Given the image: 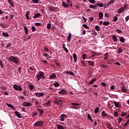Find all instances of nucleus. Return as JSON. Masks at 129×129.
Segmentation results:
<instances>
[{
    "label": "nucleus",
    "mask_w": 129,
    "mask_h": 129,
    "mask_svg": "<svg viewBox=\"0 0 129 129\" xmlns=\"http://www.w3.org/2000/svg\"><path fill=\"white\" fill-rule=\"evenodd\" d=\"M37 81H40L41 78L45 79V74L42 71H39L36 75Z\"/></svg>",
    "instance_id": "1"
},
{
    "label": "nucleus",
    "mask_w": 129,
    "mask_h": 129,
    "mask_svg": "<svg viewBox=\"0 0 129 129\" xmlns=\"http://www.w3.org/2000/svg\"><path fill=\"white\" fill-rule=\"evenodd\" d=\"M126 10H127V5L125 4L124 5L123 7L118 9L117 13V14H121L122 13H123L124 11H126Z\"/></svg>",
    "instance_id": "2"
},
{
    "label": "nucleus",
    "mask_w": 129,
    "mask_h": 129,
    "mask_svg": "<svg viewBox=\"0 0 129 129\" xmlns=\"http://www.w3.org/2000/svg\"><path fill=\"white\" fill-rule=\"evenodd\" d=\"M8 61H11V62H13L15 64H18V63H19V60L18 59V58L14 56H11L9 57Z\"/></svg>",
    "instance_id": "3"
},
{
    "label": "nucleus",
    "mask_w": 129,
    "mask_h": 129,
    "mask_svg": "<svg viewBox=\"0 0 129 129\" xmlns=\"http://www.w3.org/2000/svg\"><path fill=\"white\" fill-rule=\"evenodd\" d=\"M67 115L65 114H61L58 117V119L60 120V121H64L65 119H67Z\"/></svg>",
    "instance_id": "4"
},
{
    "label": "nucleus",
    "mask_w": 129,
    "mask_h": 129,
    "mask_svg": "<svg viewBox=\"0 0 129 129\" xmlns=\"http://www.w3.org/2000/svg\"><path fill=\"white\" fill-rule=\"evenodd\" d=\"M13 88L15 89V90L17 91L18 90H19V91H22V90H23V89L22 87H21V86H18L17 84H14L13 85Z\"/></svg>",
    "instance_id": "5"
},
{
    "label": "nucleus",
    "mask_w": 129,
    "mask_h": 129,
    "mask_svg": "<svg viewBox=\"0 0 129 129\" xmlns=\"http://www.w3.org/2000/svg\"><path fill=\"white\" fill-rule=\"evenodd\" d=\"M43 123H44L43 121H37L35 123L34 125L35 126H42V125H43Z\"/></svg>",
    "instance_id": "6"
},
{
    "label": "nucleus",
    "mask_w": 129,
    "mask_h": 129,
    "mask_svg": "<svg viewBox=\"0 0 129 129\" xmlns=\"http://www.w3.org/2000/svg\"><path fill=\"white\" fill-rule=\"evenodd\" d=\"M31 105H32V103L27 101L24 102L22 104V106H25L26 107H29V106H31Z\"/></svg>",
    "instance_id": "7"
},
{
    "label": "nucleus",
    "mask_w": 129,
    "mask_h": 129,
    "mask_svg": "<svg viewBox=\"0 0 129 129\" xmlns=\"http://www.w3.org/2000/svg\"><path fill=\"white\" fill-rule=\"evenodd\" d=\"M58 94H62V95H67V91L65 90L64 89H62L58 92Z\"/></svg>",
    "instance_id": "8"
},
{
    "label": "nucleus",
    "mask_w": 129,
    "mask_h": 129,
    "mask_svg": "<svg viewBox=\"0 0 129 129\" xmlns=\"http://www.w3.org/2000/svg\"><path fill=\"white\" fill-rule=\"evenodd\" d=\"M54 103L57 105H60V104H62V100L60 99H55L54 101Z\"/></svg>",
    "instance_id": "9"
},
{
    "label": "nucleus",
    "mask_w": 129,
    "mask_h": 129,
    "mask_svg": "<svg viewBox=\"0 0 129 129\" xmlns=\"http://www.w3.org/2000/svg\"><path fill=\"white\" fill-rule=\"evenodd\" d=\"M36 96H37V97H42V96H43L44 95H45V94L43 93H35Z\"/></svg>",
    "instance_id": "10"
},
{
    "label": "nucleus",
    "mask_w": 129,
    "mask_h": 129,
    "mask_svg": "<svg viewBox=\"0 0 129 129\" xmlns=\"http://www.w3.org/2000/svg\"><path fill=\"white\" fill-rule=\"evenodd\" d=\"M48 9L50 12H55L56 11V8L53 6H50L48 7Z\"/></svg>",
    "instance_id": "11"
},
{
    "label": "nucleus",
    "mask_w": 129,
    "mask_h": 129,
    "mask_svg": "<svg viewBox=\"0 0 129 129\" xmlns=\"http://www.w3.org/2000/svg\"><path fill=\"white\" fill-rule=\"evenodd\" d=\"M56 77H57V76H56V75H55V74H54V73H52V74L49 76V79H50V80L55 79V78H56Z\"/></svg>",
    "instance_id": "12"
},
{
    "label": "nucleus",
    "mask_w": 129,
    "mask_h": 129,
    "mask_svg": "<svg viewBox=\"0 0 129 129\" xmlns=\"http://www.w3.org/2000/svg\"><path fill=\"white\" fill-rule=\"evenodd\" d=\"M6 104L7 105V106H8V107H10L11 108H13V109H14V110L16 111V108H15V106H14V105L9 104L8 103H6Z\"/></svg>",
    "instance_id": "13"
},
{
    "label": "nucleus",
    "mask_w": 129,
    "mask_h": 129,
    "mask_svg": "<svg viewBox=\"0 0 129 129\" xmlns=\"http://www.w3.org/2000/svg\"><path fill=\"white\" fill-rule=\"evenodd\" d=\"M101 115L102 117H106L108 116L107 113H106V112H105V111H102L101 113Z\"/></svg>",
    "instance_id": "14"
},
{
    "label": "nucleus",
    "mask_w": 129,
    "mask_h": 129,
    "mask_svg": "<svg viewBox=\"0 0 129 129\" xmlns=\"http://www.w3.org/2000/svg\"><path fill=\"white\" fill-rule=\"evenodd\" d=\"M101 68H103V69H107L109 66H107V64H102L100 66Z\"/></svg>",
    "instance_id": "15"
},
{
    "label": "nucleus",
    "mask_w": 129,
    "mask_h": 129,
    "mask_svg": "<svg viewBox=\"0 0 129 129\" xmlns=\"http://www.w3.org/2000/svg\"><path fill=\"white\" fill-rule=\"evenodd\" d=\"M64 73H66V74H69V75H72V76H74V74L73 72H70L69 71H66L64 72Z\"/></svg>",
    "instance_id": "16"
},
{
    "label": "nucleus",
    "mask_w": 129,
    "mask_h": 129,
    "mask_svg": "<svg viewBox=\"0 0 129 129\" xmlns=\"http://www.w3.org/2000/svg\"><path fill=\"white\" fill-rule=\"evenodd\" d=\"M121 90L123 92H127V89H126V87H124V86L121 87Z\"/></svg>",
    "instance_id": "17"
},
{
    "label": "nucleus",
    "mask_w": 129,
    "mask_h": 129,
    "mask_svg": "<svg viewBox=\"0 0 129 129\" xmlns=\"http://www.w3.org/2000/svg\"><path fill=\"white\" fill-rule=\"evenodd\" d=\"M32 101H33V103H35L36 105L39 104V102H38V100L35 98L32 99Z\"/></svg>",
    "instance_id": "18"
},
{
    "label": "nucleus",
    "mask_w": 129,
    "mask_h": 129,
    "mask_svg": "<svg viewBox=\"0 0 129 129\" xmlns=\"http://www.w3.org/2000/svg\"><path fill=\"white\" fill-rule=\"evenodd\" d=\"M71 38H72V34L71 33L69 34V35L67 37V41L68 42H70L71 41Z\"/></svg>",
    "instance_id": "19"
},
{
    "label": "nucleus",
    "mask_w": 129,
    "mask_h": 129,
    "mask_svg": "<svg viewBox=\"0 0 129 129\" xmlns=\"http://www.w3.org/2000/svg\"><path fill=\"white\" fill-rule=\"evenodd\" d=\"M88 63H89V66H94V65H95V63H94V62L93 60H88Z\"/></svg>",
    "instance_id": "20"
},
{
    "label": "nucleus",
    "mask_w": 129,
    "mask_h": 129,
    "mask_svg": "<svg viewBox=\"0 0 129 129\" xmlns=\"http://www.w3.org/2000/svg\"><path fill=\"white\" fill-rule=\"evenodd\" d=\"M51 102L48 101L47 103L43 104L44 107H48V106H50V104Z\"/></svg>",
    "instance_id": "21"
},
{
    "label": "nucleus",
    "mask_w": 129,
    "mask_h": 129,
    "mask_svg": "<svg viewBox=\"0 0 129 129\" xmlns=\"http://www.w3.org/2000/svg\"><path fill=\"white\" fill-rule=\"evenodd\" d=\"M62 7H63L64 8H69L70 5H69V4H66V3L63 2L62 3Z\"/></svg>",
    "instance_id": "22"
},
{
    "label": "nucleus",
    "mask_w": 129,
    "mask_h": 129,
    "mask_svg": "<svg viewBox=\"0 0 129 129\" xmlns=\"http://www.w3.org/2000/svg\"><path fill=\"white\" fill-rule=\"evenodd\" d=\"M15 114H16V116H17V117H19V118H21V117H22V116L19 111H15Z\"/></svg>",
    "instance_id": "23"
},
{
    "label": "nucleus",
    "mask_w": 129,
    "mask_h": 129,
    "mask_svg": "<svg viewBox=\"0 0 129 129\" xmlns=\"http://www.w3.org/2000/svg\"><path fill=\"white\" fill-rule=\"evenodd\" d=\"M8 2L9 4H10V6L14 8L15 7V5H14V2H13V0H8Z\"/></svg>",
    "instance_id": "24"
},
{
    "label": "nucleus",
    "mask_w": 129,
    "mask_h": 129,
    "mask_svg": "<svg viewBox=\"0 0 129 129\" xmlns=\"http://www.w3.org/2000/svg\"><path fill=\"white\" fill-rule=\"evenodd\" d=\"M37 110L39 111L40 115H43V114L44 113V110H43V109L39 108V109H38Z\"/></svg>",
    "instance_id": "25"
},
{
    "label": "nucleus",
    "mask_w": 129,
    "mask_h": 129,
    "mask_svg": "<svg viewBox=\"0 0 129 129\" xmlns=\"http://www.w3.org/2000/svg\"><path fill=\"white\" fill-rule=\"evenodd\" d=\"M40 16H41V14L40 13H36L34 14L33 19H37V18H39V17H40Z\"/></svg>",
    "instance_id": "26"
},
{
    "label": "nucleus",
    "mask_w": 129,
    "mask_h": 129,
    "mask_svg": "<svg viewBox=\"0 0 129 129\" xmlns=\"http://www.w3.org/2000/svg\"><path fill=\"white\" fill-rule=\"evenodd\" d=\"M73 58L74 59L75 63L77 61V55L76 53H73Z\"/></svg>",
    "instance_id": "27"
},
{
    "label": "nucleus",
    "mask_w": 129,
    "mask_h": 129,
    "mask_svg": "<svg viewBox=\"0 0 129 129\" xmlns=\"http://www.w3.org/2000/svg\"><path fill=\"white\" fill-rule=\"evenodd\" d=\"M103 18V13L102 12H99V20H101Z\"/></svg>",
    "instance_id": "28"
},
{
    "label": "nucleus",
    "mask_w": 129,
    "mask_h": 129,
    "mask_svg": "<svg viewBox=\"0 0 129 129\" xmlns=\"http://www.w3.org/2000/svg\"><path fill=\"white\" fill-rule=\"evenodd\" d=\"M112 39L113 42H117V37H116V36L113 35Z\"/></svg>",
    "instance_id": "29"
},
{
    "label": "nucleus",
    "mask_w": 129,
    "mask_h": 129,
    "mask_svg": "<svg viewBox=\"0 0 129 129\" xmlns=\"http://www.w3.org/2000/svg\"><path fill=\"white\" fill-rule=\"evenodd\" d=\"M30 15V12L27 11L26 13L25 17L27 20H30V17H29V15Z\"/></svg>",
    "instance_id": "30"
},
{
    "label": "nucleus",
    "mask_w": 129,
    "mask_h": 129,
    "mask_svg": "<svg viewBox=\"0 0 129 129\" xmlns=\"http://www.w3.org/2000/svg\"><path fill=\"white\" fill-rule=\"evenodd\" d=\"M114 3V0H110L109 2L107 3V6H109L110 5H112Z\"/></svg>",
    "instance_id": "31"
},
{
    "label": "nucleus",
    "mask_w": 129,
    "mask_h": 129,
    "mask_svg": "<svg viewBox=\"0 0 129 129\" xmlns=\"http://www.w3.org/2000/svg\"><path fill=\"white\" fill-rule=\"evenodd\" d=\"M99 112V107H97L95 108L94 110V113L95 114H97V113H98Z\"/></svg>",
    "instance_id": "32"
},
{
    "label": "nucleus",
    "mask_w": 129,
    "mask_h": 129,
    "mask_svg": "<svg viewBox=\"0 0 129 129\" xmlns=\"http://www.w3.org/2000/svg\"><path fill=\"white\" fill-rule=\"evenodd\" d=\"M95 81H96V79L94 78L91 81H90V82H89V84H90V85L94 84Z\"/></svg>",
    "instance_id": "33"
},
{
    "label": "nucleus",
    "mask_w": 129,
    "mask_h": 129,
    "mask_svg": "<svg viewBox=\"0 0 129 129\" xmlns=\"http://www.w3.org/2000/svg\"><path fill=\"white\" fill-rule=\"evenodd\" d=\"M97 7H99V8H103V4L102 3H98L96 4Z\"/></svg>",
    "instance_id": "34"
},
{
    "label": "nucleus",
    "mask_w": 129,
    "mask_h": 129,
    "mask_svg": "<svg viewBox=\"0 0 129 129\" xmlns=\"http://www.w3.org/2000/svg\"><path fill=\"white\" fill-rule=\"evenodd\" d=\"M24 31H25V34L27 35V34H28V33H29V29H28V27L25 26L24 27Z\"/></svg>",
    "instance_id": "35"
},
{
    "label": "nucleus",
    "mask_w": 129,
    "mask_h": 129,
    "mask_svg": "<svg viewBox=\"0 0 129 129\" xmlns=\"http://www.w3.org/2000/svg\"><path fill=\"white\" fill-rule=\"evenodd\" d=\"M53 86L55 87H59L60 86V84L58 82H56L54 84H53Z\"/></svg>",
    "instance_id": "36"
},
{
    "label": "nucleus",
    "mask_w": 129,
    "mask_h": 129,
    "mask_svg": "<svg viewBox=\"0 0 129 129\" xmlns=\"http://www.w3.org/2000/svg\"><path fill=\"white\" fill-rule=\"evenodd\" d=\"M2 35L3 36V37H9V36H10L8 33L6 32H3L2 33Z\"/></svg>",
    "instance_id": "37"
},
{
    "label": "nucleus",
    "mask_w": 129,
    "mask_h": 129,
    "mask_svg": "<svg viewBox=\"0 0 129 129\" xmlns=\"http://www.w3.org/2000/svg\"><path fill=\"white\" fill-rule=\"evenodd\" d=\"M113 62H114V61H113V59H109L108 60L107 64H113Z\"/></svg>",
    "instance_id": "38"
},
{
    "label": "nucleus",
    "mask_w": 129,
    "mask_h": 129,
    "mask_svg": "<svg viewBox=\"0 0 129 129\" xmlns=\"http://www.w3.org/2000/svg\"><path fill=\"white\" fill-rule=\"evenodd\" d=\"M96 7H97V5H91L89 6V8L90 9H96Z\"/></svg>",
    "instance_id": "39"
},
{
    "label": "nucleus",
    "mask_w": 129,
    "mask_h": 129,
    "mask_svg": "<svg viewBox=\"0 0 129 129\" xmlns=\"http://www.w3.org/2000/svg\"><path fill=\"white\" fill-rule=\"evenodd\" d=\"M117 53V54H120V53H122V48L121 47L118 48Z\"/></svg>",
    "instance_id": "40"
},
{
    "label": "nucleus",
    "mask_w": 129,
    "mask_h": 129,
    "mask_svg": "<svg viewBox=\"0 0 129 129\" xmlns=\"http://www.w3.org/2000/svg\"><path fill=\"white\" fill-rule=\"evenodd\" d=\"M110 23L108 21H105L103 22V26H108L109 25Z\"/></svg>",
    "instance_id": "41"
},
{
    "label": "nucleus",
    "mask_w": 129,
    "mask_h": 129,
    "mask_svg": "<svg viewBox=\"0 0 129 129\" xmlns=\"http://www.w3.org/2000/svg\"><path fill=\"white\" fill-rule=\"evenodd\" d=\"M95 29L97 32H99V30H100V27L98 26V25H96L95 27Z\"/></svg>",
    "instance_id": "42"
},
{
    "label": "nucleus",
    "mask_w": 129,
    "mask_h": 129,
    "mask_svg": "<svg viewBox=\"0 0 129 129\" xmlns=\"http://www.w3.org/2000/svg\"><path fill=\"white\" fill-rule=\"evenodd\" d=\"M88 118L91 121V122H93V120L91 118V116H90V114H88Z\"/></svg>",
    "instance_id": "43"
},
{
    "label": "nucleus",
    "mask_w": 129,
    "mask_h": 129,
    "mask_svg": "<svg viewBox=\"0 0 129 129\" xmlns=\"http://www.w3.org/2000/svg\"><path fill=\"white\" fill-rule=\"evenodd\" d=\"M0 26L3 28V29H6L7 28V25L5 24H0Z\"/></svg>",
    "instance_id": "44"
},
{
    "label": "nucleus",
    "mask_w": 129,
    "mask_h": 129,
    "mask_svg": "<svg viewBox=\"0 0 129 129\" xmlns=\"http://www.w3.org/2000/svg\"><path fill=\"white\" fill-rule=\"evenodd\" d=\"M108 58V53L106 52L105 54H104V59L105 60L107 59V58Z\"/></svg>",
    "instance_id": "45"
},
{
    "label": "nucleus",
    "mask_w": 129,
    "mask_h": 129,
    "mask_svg": "<svg viewBox=\"0 0 129 129\" xmlns=\"http://www.w3.org/2000/svg\"><path fill=\"white\" fill-rule=\"evenodd\" d=\"M86 59H87V54L84 53L83 55V59L85 60Z\"/></svg>",
    "instance_id": "46"
},
{
    "label": "nucleus",
    "mask_w": 129,
    "mask_h": 129,
    "mask_svg": "<svg viewBox=\"0 0 129 129\" xmlns=\"http://www.w3.org/2000/svg\"><path fill=\"white\" fill-rule=\"evenodd\" d=\"M57 129H64V127L62 126V125L58 124L57 125Z\"/></svg>",
    "instance_id": "47"
},
{
    "label": "nucleus",
    "mask_w": 129,
    "mask_h": 129,
    "mask_svg": "<svg viewBox=\"0 0 129 129\" xmlns=\"http://www.w3.org/2000/svg\"><path fill=\"white\" fill-rule=\"evenodd\" d=\"M107 127L109 129H112V126L110 124H107Z\"/></svg>",
    "instance_id": "48"
},
{
    "label": "nucleus",
    "mask_w": 129,
    "mask_h": 129,
    "mask_svg": "<svg viewBox=\"0 0 129 129\" xmlns=\"http://www.w3.org/2000/svg\"><path fill=\"white\" fill-rule=\"evenodd\" d=\"M120 42H121V43H124V38L123 37H120L119 39Z\"/></svg>",
    "instance_id": "49"
},
{
    "label": "nucleus",
    "mask_w": 129,
    "mask_h": 129,
    "mask_svg": "<svg viewBox=\"0 0 129 129\" xmlns=\"http://www.w3.org/2000/svg\"><path fill=\"white\" fill-rule=\"evenodd\" d=\"M83 27H84V28H85V29H87L88 30H89V27L86 24H83Z\"/></svg>",
    "instance_id": "50"
},
{
    "label": "nucleus",
    "mask_w": 129,
    "mask_h": 129,
    "mask_svg": "<svg viewBox=\"0 0 129 129\" xmlns=\"http://www.w3.org/2000/svg\"><path fill=\"white\" fill-rule=\"evenodd\" d=\"M114 104L115 107H118V106H119V104L118 103V102H114Z\"/></svg>",
    "instance_id": "51"
},
{
    "label": "nucleus",
    "mask_w": 129,
    "mask_h": 129,
    "mask_svg": "<svg viewBox=\"0 0 129 129\" xmlns=\"http://www.w3.org/2000/svg\"><path fill=\"white\" fill-rule=\"evenodd\" d=\"M118 20V18H117V17L114 16L113 19V22H116Z\"/></svg>",
    "instance_id": "52"
},
{
    "label": "nucleus",
    "mask_w": 129,
    "mask_h": 129,
    "mask_svg": "<svg viewBox=\"0 0 129 129\" xmlns=\"http://www.w3.org/2000/svg\"><path fill=\"white\" fill-rule=\"evenodd\" d=\"M37 114H38V113L37 112H33L32 114V117H35V116H36V115H37Z\"/></svg>",
    "instance_id": "53"
},
{
    "label": "nucleus",
    "mask_w": 129,
    "mask_h": 129,
    "mask_svg": "<svg viewBox=\"0 0 129 129\" xmlns=\"http://www.w3.org/2000/svg\"><path fill=\"white\" fill-rule=\"evenodd\" d=\"M33 4H38L39 0H32Z\"/></svg>",
    "instance_id": "54"
},
{
    "label": "nucleus",
    "mask_w": 129,
    "mask_h": 129,
    "mask_svg": "<svg viewBox=\"0 0 129 129\" xmlns=\"http://www.w3.org/2000/svg\"><path fill=\"white\" fill-rule=\"evenodd\" d=\"M89 3H91V4H95L96 1L95 0H88Z\"/></svg>",
    "instance_id": "55"
},
{
    "label": "nucleus",
    "mask_w": 129,
    "mask_h": 129,
    "mask_svg": "<svg viewBox=\"0 0 129 129\" xmlns=\"http://www.w3.org/2000/svg\"><path fill=\"white\" fill-rule=\"evenodd\" d=\"M115 32H117L118 34H121V33H122V31H121V30H120V29L116 30Z\"/></svg>",
    "instance_id": "56"
},
{
    "label": "nucleus",
    "mask_w": 129,
    "mask_h": 129,
    "mask_svg": "<svg viewBox=\"0 0 129 129\" xmlns=\"http://www.w3.org/2000/svg\"><path fill=\"white\" fill-rule=\"evenodd\" d=\"M121 121H122V118L119 117L118 119V123H120V122H121Z\"/></svg>",
    "instance_id": "57"
},
{
    "label": "nucleus",
    "mask_w": 129,
    "mask_h": 129,
    "mask_svg": "<svg viewBox=\"0 0 129 129\" xmlns=\"http://www.w3.org/2000/svg\"><path fill=\"white\" fill-rule=\"evenodd\" d=\"M71 108H73V109H79V107H77V106H73V107H71Z\"/></svg>",
    "instance_id": "58"
},
{
    "label": "nucleus",
    "mask_w": 129,
    "mask_h": 129,
    "mask_svg": "<svg viewBox=\"0 0 129 129\" xmlns=\"http://www.w3.org/2000/svg\"><path fill=\"white\" fill-rule=\"evenodd\" d=\"M72 105H77L79 106L80 105V104L77 103H71Z\"/></svg>",
    "instance_id": "59"
},
{
    "label": "nucleus",
    "mask_w": 129,
    "mask_h": 129,
    "mask_svg": "<svg viewBox=\"0 0 129 129\" xmlns=\"http://www.w3.org/2000/svg\"><path fill=\"white\" fill-rule=\"evenodd\" d=\"M29 88H30V90H33V89H34V85H30L29 86Z\"/></svg>",
    "instance_id": "60"
},
{
    "label": "nucleus",
    "mask_w": 129,
    "mask_h": 129,
    "mask_svg": "<svg viewBox=\"0 0 129 129\" xmlns=\"http://www.w3.org/2000/svg\"><path fill=\"white\" fill-rule=\"evenodd\" d=\"M31 30L32 32H35V31H36V27H35V26H32L31 27Z\"/></svg>",
    "instance_id": "61"
},
{
    "label": "nucleus",
    "mask_w": 129,
    "mask_h": 129,
    "mask_svg": "<svg viewBox=\"0 0 129 129\" xmlns=\"http://www.w3.org/2000/svg\"><path fill=\"white\" fill-rule=\"evenodd\" d=\"M114 65H117V66H120V63L118 61H116L114 63Z\"/></svg>",
    "instance_id": "62"
},
{
    "label": "nucleus",
    "mask_w": 129,
    "mask_h": 129,
    "mask_svg": "<svg viewBox=\"0 0 129 129\" xmlns=\"http://www.w3.org/2000/svg\"><path fill=\"white\" fill-rule=\"evenodd\" d=\"M47 29H51V24L48 23L47 25Z\"/></svg>",
    "instance_id": "63"
},
{
    "label": "nucleus",
    "mask_w": 129,
    "mask_h": 129,
    "mask_svg": "<svg viewBox=\"0 0 129 129\" xmlns=\"http://www.w3.org/2000/svg\"><path fill=\"white\" fill-rule=\"evenodd\" d=\"M125 22H128L129 20V16L126 17L125 18Z\"/></svg>",
    "instance_id": "64"
}]
</instances>
